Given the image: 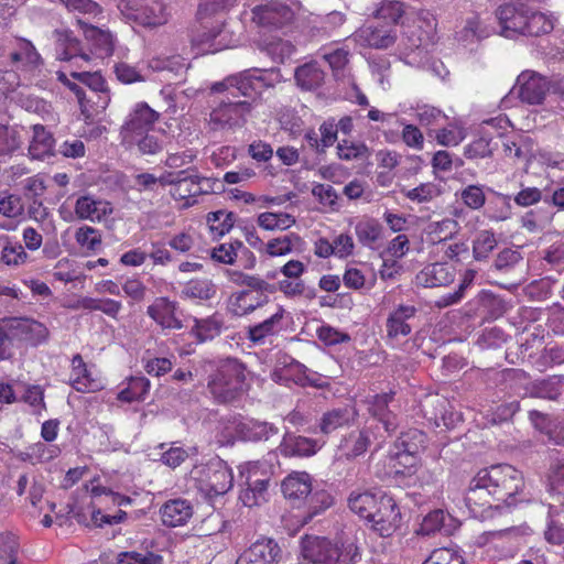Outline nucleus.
I'll return each instance as SVG.
<instances>
[{"instance_id":"obj_50","label":"nucleus","mask_w":564,"mask_h":564,"mask_svg":"<svg viewBox=\"0 0 564 564\" xmlns=\"http://www.w3.org/2000/svg\"><path fill=\"white\" fill-rule=\"evenodd\" d=\"M352 420L351 411L348 408H338L327 411L319 421V430L323 434H329L337 429L344 427Z\"/></svg>"},{"instance_id":"obj_33","label":"nucleus","mask_w":564,"mask_h":564,"mask_svg":"<svg viewBox=\"0 0 564 564\" xmlns=\"http://www.w3.org/2000/svg\"><path fill=\"white\" fill-rule=\"evenodd\" d=\"M33 135L29 145V155L34 160H44L54 155L55 139L43 126H32Z\"/></svg>"},{"instance_id":"obj_44","label":"nucleus","mask_w":564,"mask_h":564,"mask_svg":"<svg viewBox=\"0 0 564 564\" xmlns=\"http://www.w3.org/2000/svg\"><path fill=\"white\" fill-rule=\"evenodd\" d=\"M151 389V382L143 376L130 377L127 387L120 390L117 399L121 402H141L144 401Z\"/></svg>"},{"instance_id":"obj_63","label":"nucleus","mask_w":564,"mask_h":564,"mask_svg":"<svg viewBox=\"0 0 564 564\" xmlns=\"http://www.w3.org/2000/svg\"><path fill=\"white\" fill-rule=\"evenodd\" d=\"M163 557L153 552L140 553L137 551L120 552L117 564H163Z\"/></svg>"},{"instance_id":"obj_54","label":"nucleus","mask_w":564,"mask_h":564,"mask_svg":"<svg viewBox=\"0 0 564 564\" xmlns=\"http://www.w3.org/2000/svg\"><path fill=\"white\" fill-rule=\"evenodd\" d=\"M61 455V448L57 445H50L37 442L30 445L25 451V456L32 464L51 462Z\"/></svg>"},{"instance_id":"obj_1","label":"nucleus","mask_w":564,"mask_h":564,"mask_svg":"<svg viewBox=\"0 0 564 564\" xmlns=\"http://www.w3.org/2000/svg\"><path fill=\"white\" fill-rule=\"evenodd\" d=\"M268 86L264 72L260 69L245 70L214 83L212 91L225 94L212 108L208 121L210 129L230 130L243 126L251 112L252 104L249 100H240V97L256 99Z\"/></svg>"},{"instance_id":"obj_45","label":"nucleus","mask_w":564,"mask_h":564,"mask_svg":"<svg viewBox=\"0 0 564 564\" xmlns=\"http://www.w3.org/2000/svg\"><path fill=\"white\" fill-rule=\"evenodd\" d=\"M216 284L207 278L191 279L182 290L184 297L198 301H209L216 296Z\"/></svg>"},{"instance_id":"obj_11","label":"nucleus","mask_w":564,"mask_h":564,"mask_svg":"<svg viewBox=\"0 0 564 564\" xmlns=\"http://www.w3.org/2000/svg\"><path fill=\"white\" fill-rule=\"evenodd\" d=\"M262 321L250 325L247 329V338L253 345H264L273 337L280 336L288 326V312L281 305L267 306L260 312Z\"/></svg>"},{"instance_id":"obj_19","label":"nucleus","mask_w":564,"mask_h":564,"mask_svg":"<svg viewBox=\"0 0 564 564\" xmlns=\"http://www.w3.org/2000/svg\"><path fill=\"white\" fill-rule=\"evenodd\" d=\"M68 383L73 389L82 393H93L104 389L102 380L94 376L91 369L84 361L80 354L73 356Z\"/></svg>"},{"instance_id":"obj_6","label":"nucleus","mask_w":564,"mask_h":564,"mask_svg":"<svg viewBox=\"0 0 564 564\" xmlns=\"http://www.w3.org/2000/svg\"><path fill=\"white\" fill-rule=\"evenodd\" d=\"M245 366L235 358L223 360L210 375L207 388L217 403L236 400L246 380Z\"/></svg>"},{"instance_id":"obj_48","label":"nucleus","mask_w":564,"mask_h":564,"mask_svg":"<svg viewBox=\"0 0 564 564\" xmlns=\"http://www.w3.org/2000/svg\"><path fill=\"white\" fill-rule=\"evenodd\" d=\"M497 142H494L491 134L480 133L478 138L467 143L464 148V156L468 160H480L490 158L497 149Z\"/></svg>"},{"instance_id":"obj_53","label":"nucleus","mask_w":564,"mask_h":564,"mask_svg":"<svg viewBox=\"0 0 564 564\" xmlns=\"http://www.w3.org/2000/svg\"><path fill=\"white\" fill-rule=\"evenodd\" d=\"M235 214L232 212L217 210L207 215V225L212 235L223 237L228 234L235 224Z\"/></svg>"},{"instance_id":"obj_29","label":"nucleus","mask_w":564,"mask_h":564,"mask_svg":"<svg viewBox=\"0 0 564 564\" xmlns=\"http://www.w3.org/2000/svg\"><path fill=\"white\" fill-rule=\"evenodd\" d=\"M85 37L91 43L94 53L100 57H108L113 54L115 41L110 32L98 29L97 26L87 24L82 20H77Z\"/></svg>"},{"instance_id":"obj_2","label":"nucleus","mask_w":564,"mask_h":564,"mask_svg":"<svg viewBox=\"0 0 564 564\" xmlns=\"http://www.w3.org/2000/svg\"><path fill=\"white\" fill-rule=\"evenodd\" d=\"M313 477L307 471H292L281 481V491L289 503L302 510L301 525L311 522L334 503L333 496L325 489H313Z\"/></svg>"},{"instance_id":"obj_47","label":"nucleus","mask_w":564,"mask_h":564,"mask_svg":"<svg viewBox=\"0 0 564 564\" xmlns=\"http://www.w3.org/2000/svg\"><path fill=\"white\" fill-rule=\"evenodd\" d=\"M257 224L265 231H284L296 224V218L284 212H264L258 215Z\"/></svg>"},{"instance_id":"obj_46","label":"nucleus","mask_w":564,"mask_h":564,"mask_svg":"<svg viewBox=\"0 0 564 564\" xmlns=\"http://www.w3.org/2000/svg\"><path fill=\"white\" fill-rule=\"evenodd\" d=\"M56 57L59 61H72L73 58H82L86 62L90 59L89 55L83 52L80 41L70 32L59 35L56 46Z\"/></svg>"},{"instance_id":"obj_49","label":"nucleus","mask_w":564,"mask_h":564,"mask_svg":"<svg viewBox=\"0 0 564 564\" xmlns=\"http://www.w3.org/2000/svg\"><path fill=\"white\" fill-rule=\"evenodd\" d=\"M485 216L490 221H505L512 216V207L510 203V196L496 193L491 197L485 208Z\"/></svg>"},{"instance_id":"obj_32","label":"nucleus","mask_w":564,"mask_h":564,"mask_svg":"<svg viewBox=\"0 0 564 564\" xmlns=\"http://www.w3.org/2000/svg\"><path fill=\"white\" fill-rule=\"evenodd\" d=\"M415 314L416 308L413 305H399L393 310L386 324L388 337L408 336L412 330L409 319L413 318Z\"/></svg>"},{"instance_id":"obj_41","label":"nucleus","mask_w":564,"mask_h":564,"mask_svg":"<svg viewBox=\"0 0 564 564\" xmlns=\"http://www.w3.org/2000/svg\"><path fill=\"white\" fill-rule=\"evenodd\" d=\"M388 465L394 475L411 476L416 471L419 456L399 451L391 446L388 455Z\"/></svg>"},{"instance_id":"obj_52","label":"nucleus","mask_w":564,"mask_h":564,"mask_svg":"<svg viewBox=\"0 0 564 564\" xmlns=\"http://www.w3.org/2000/svg\"><path fill=\"white\" fill-rule=\"evenodd\" d=\"M404 4L395 0H382L376 9L373 17L382 20L386 25H395L404 14Z\"/></svg>"},{"instance_id":"obj_18","label":"nucleus","mask_w":564,"mask_h":564,"mask_svg":"<svg viewBox=\"0 0 564 564\" xmlns=\"http://www.w3.org/2000/svg\"><path fill=\"white\" fill-rule=\"evenodd\" d=\"M259 474L260 467L257 464L248 466L246 488L239 495V499L246 507L259 506L267 500L270 476L267 473H261V476Z\"/></svg>"},{"instance_id":"obj_12","label":"nucleus","mask_w":564,"mask_h":564,"mask_svg":"<svg viewBox=\"0 0 564 564\" xmlns=\"http://www.w3.org/2000/svg\"><path fill=\"white\" fill-rule=\"evenodd\" d=\"M367 520L370 529L381 538H389L400 528L402 516L392 496L380 494L379 503Z\"/></svg>"},{"instance_id":"obj_5","label":"nucleus","mask_w":564,"mask_h":564,"mask_svg":"<svg viewBox=\"0 0 564 564\" xmlns=\"http://www.w3.org/2000/svg\"><path fill=\"white\" fill-rule=\"evenodd\" d=\"M488 484L498 503L511 506L524 487L523 475L509 464L492 465L478 471L477 484Z\"/></svg>"},{"instance_id":"obj_16","label":"nucleus","mask_w":564,"mask_h":564,"mask_svg":"<svg viewBox=\"0 0 564 564\" xmlns=\"http://www.w3.org/2000/svg\"><path fill=\"white\" fill-rule=\"evenodd\" d=\"M517 84L519 98L529 105L542 104L550 90L549 79L534 70L522 72Z\"/></svg>"},{"instance_id":"obj_55","label":"nucleus","mask_w":564,"mask_h":564,"mask_svg":"<svg viewBox=\"0 0 564 564\" xmlns=\"http://www.w3.org/2000/svg\"><path fill=\"white\" fill-rule=\"evenodd\" d=\"M358 241L364 246H372L382 235L381 224L372 218L359 221L355 227Z\"/></svg>"},{"instance_id":"obj_37","label":"nucleus","mask_w":564,"mask_h":564,"mask_svg":"<svg viewBox=\"0 0 564 564\" xmlns=\"http://www.w3.org/2000/svg\"><path fill=\"white\" fill-rule=\"evenodd\" d=\"M325 74L315 61L305 63L295 68L294 79L302 90H314L322 86Z\"/></svg>"},{"instance_id":"obj_15","label":"nucleus","mask_w":564,"mask_h":564,"mask_svg":"<svg viewBox=\"0 0 564 564\" xmlns=\"http://www.w3.org/2000/svg\"><path fill=\"white\" fill-rule=\"evenodd\" d=\"M521 539L519 528L511 527L502 530L487 531L478 538V544L487 546L488 552L495 550L499 557L513 556L518 551Z\"/></svg>"},{"instance_id":"obj_22","label":"nucleus","mask_w":564,"mask_h":564,"mask_svg":"<svg viewBox=\"0 0 564 564\" xmlns=\"http://www.w3.org/2000/svg\"><path fill=\"white\" fill-rule=\"evenodd\" d=\"M333 551V540L325 536L305 535L301 541V555L308 564H336Z\"/></svg>"},{"instance_id":"obj_38","label":"nucleus","mask_w":564,"mask_h":564,"mask_svg":"<svg viewBox=\"0 0 564 564\" xmlns=\"http://www.w3.org/2000/svg\"><path fill=\"white\" fill-rule=\"evenodd\" d=\"M111 210L109 203L96 200L90 196H80L75 203V214L79 219L100 221Z\"/></svg>"},{"instance_id":"obj_39","label":"nucleus","mask_w":564,"mask_h":564,"mask_svg":"<svg viewBox=\"0 0 564 564\" xmlns=\"http://www.w3.org/2000/svg\"><path fill=\"white\" fill-rule=\"evenodd\" d=\"M457 221L451 218L433 221L425 229L424 240L427 245L438 248L453 238L457 231Z\"/></svg>"},{"instance_id":"obj_30","label":"nucleus","mask_w":564,"mask_h":564,"mask_svg":"<svg viewBox=\"0 0 564 564\" xmlns=\"http://www.w3.org/2000/svg\"><path fill=\"white\" fill-rule=\"evenodd\" d=\"M304 245L305 241L299 234L289 232L268 240L263 253L271 258L285 257L293 252H301Z\"/></svg>"},{"instance_id":"obj_62","label":"nucleus","mask_w":564,"mask_h":564,"mask_svg":"<svg viewBox=\"0 0 564 564\" xmlns=\"http://www.w3.org/2000/svg\"><path fill=\"white\" fill-rule=\"evenodd\" d=\"M75 240L82 249L87 251H96L102 242L100 231L86 225L76 230Z\"/></svg>"},{"instance_id":"obj_25","label":"nucleus","mask_w":564,"mask_h":564,"mask_svg":"<svg viewBox=\"0 0 564 564\" xmlns=\"http://www.w3.org/2000/svg\"><path fill=\"white\" fill-rule=\"evenodd\" d=\"M253 20L261 26L279 29L293 18L292 10L280 2H270L253 9Z\"/></svg>"},{"instance_id":"obj_4","label":"nucleus","mask_w":564,"mask_h":564,"mask_svg":"<svg viewBox=\"0 0 564 564\" xmlns=\"http://www.w3.org/2000/svg\"><path fill=\"white\" fill-rule=\"evenodd\" d=\"M50 336L47 327L26 317H3L0 319V360L13 357L14 348L21 345L36 347Z\"/></svg>"},{"instance_id":"obj_13","label":"nucleus","mask_w":564,"mask_h":564,"mask_svg":"<svg viewBox=\"0 0 564 564\" xmlns=\"http://www.w3.org/2000/svg\"><path fill=\"white\" fill-rule=\"evenodd\" d=\"M160 119V113L153 110L147 102H138L121 128L122 143L135 140L145 132L154 129V123Z\"/></svg>"},{"instance_id":"obj_35","label":"nucleus","mask_w":564,"mask_h":564,"mask_svg":"<svg viewBox=\"0 0 564 564\" xmlns=\"http://www.w3.org/2000/svg\"><path fill=\"white\" fill-rule=\"evenodd\" d=\"M371 444L368 431L355 430L345 435L339 443V451L346 459L364 455Z\"/></svg>"},{"instance_id":"obj_28","label":"nucleus","mask_w":564,"mask_h":564,"mask_svg":"<svg viewBox=\"0 0 564 564\" xmlns=\"http://www.w3.org/2000/svg\"><path fill=\"white\" fill-rule=\"evenodd\" d=\"M10 63L17 69L33 73L42 64L43 59L34 45L25 39H20L18 48L9 54Z\"/></svg>"},{"instance_id":"obj_51","label":"nucleus","mask_w":564,"mask_h":564,"mask_svg":"<svg viewBox=\"0 0 564 564\" xmlns=\"http://www.w3.org/2000/svg\"><path fill=\"white\" fill-rule=\"evenodd\" d=\"M477 272L474 269H467L462 275L457 290L454 292L442 295L436 301V306L444 308L459 303L466 295V290L469 289L476 278Z\"/></svg>"},{"instance_id":"obj_24","label":"nucleus","mask_w":564,"mask_h":564,"mask_svg":"<svg viewBox=\"0 0 564 564\" xmlns=\"http://www.w3.org/2000/svg\"><path fill=\"white\" fill-rule=\"evenodd\" d=\"M268 299L258 290H243L230 295L228 307L236 316H245L252 312L263 310L268 306Z\"/></svg>"},{"instance_id":"obj_59","label":"nucleus","mask_w":564,"mask_h":564,"mask_svg":"<svg viewBox=\"0 0 564 564\" xmlns=\"http://www.w3.org/2000/svg\"><path fill=\"white\" fill-rule=\"evenodd\" d=\"M465 130L455 123L435 130L434 139L437 144L443 147H456L465 139Z\"/></svg>"},{"instance_id":"obj_31","label":"nucleus","mask_w":564,"mask_h":564,"mask_svg":"<svg viewBox=\"0 0 564 564\" xmlns=\"http://www.w3.org/2000/svg\"><path fill=\"white\" fill-rule=\"evenodd\" d=\"M319 448L316 440L293 434L285 435L280 445L281 454L285 457H310L315 455Z\"/></svg>"},{"instance_id":"obj_17","label":"nucleus","mask_w":564,"mask_h":564,"mask_svg":"<svg viewBox=\"0 0 564 564\" xmlns=\"http://www.w3.org/2000/svg\"><path fill=\"white\" fill-rule=\"evenodd\" d=\"M282 550L271 538H260L254 541L238 557L236 564H275L281 560Z\"/></svg>"},{"instance_id":"obj_34","label":"nucleus","mask_w":564,"mask_h":564,"mask_svg":"<svg viewBox=\"0 0 564 564\" xmlns=\"http://www.w3.org/2000/svg\"><path fill=\"white\" fill-rule=\"evenodd\" d=\"M394 392H383L376 394L369 401V413L377 417L384 426L387 432H393L397 429L395 415L389 410V404L394 399Z\"/></svg>"},{"instance_id":"obj_9","label":"nucleus","mask_w":564,"mask_h":564,"mask_svg":"<svg viewBox=\"0 0 564 564\" xmlns=\"http://www.w3.org/2000/svg\"><path fill=\"white\" fill-rule=\"evenodd\" d=\"M437 20L425 9L417 10L405 18L402 23V34L406 47L411 51L425 47L434 43Z\"/></svg>"},{"instance_id":"obj_7","label":"nucleus","mask_w":564,"mask_h":564,"mask_svg":"<svg viewBox=\"0 0 564 564\" xmlns=\"http://www.w3.org/2000/svg\"><path fill=\"white\" fill-rule=\"evenodd\" d=\"M118 9L126 19L145 28L164 25L170 17L164 0H120Z\"/></svg>"},{"instance_id":"obj_8","label":"nucleus","mask_w":564,"mask_h":564,"mask_svg":"<svg viewBox=\"0 0 564 564\" xmlns=\"http://www.w3.org/2000/svg\"><path fill=\"white\" fill-rule=\"evenodd\" d=\"M197 488L208 497L225 495L234 486L231 468L221 459L195 468Z\"/></svg>"},{"instance_id":"obj_61","label":"nucleus","mask_w":564,"mask_h":564,"mask_svg":"<svg viewBox=\"0 0 564 564\" xmlns=\"http://www.w3.org/2000/svg\"><path fill=\"white\" fill-rule=\"evenodd\" d=\"M21 143V135L17 128L0 124V156L12 154Z\"/></svg>"},{"instance_id":"obj_40","label":"nucleus","mask_w":564,"mask_h":564,"mask_svg":"<svg viewBox=\"0 0 564 564\" xmlns=\"http://www.w3.org/2000/svg\"><path fill=\"white\" fill-rule=\"evenodd\" d=\"M427 443L426 433L419 429H409L400 434L392 446L399 451L419 456L426 449Z\"/></svg>"},{"instance_id":"obj_10","label":"nucleus","mask_w":564,"mask_h":564,"mask_svg":"<svg viewBox=\"0 0 564 564\" xmlns=\"http://www.w3.org/2000/svg\"><path fill=\"white\" fill-rule=\"evenodd\" d=\"M214 192L213 181L188 170L178 171V180L170 188L171 197L178 203L181 209H187L197 204V197Z\"/></svg>"},{"instance_id":"obj_64","label":"nucleus","mask_w":564,"mask_h":564,"mask_svg":"<svg viewBox=\"0 0 564 564\" xmlns=\"http://www.w3.org/2000/svg\"><path fill=\"white\" fill-rule=\"evenodd\" d=\"M422 564H465L460 553L449 547L435 549Z\"/></svg>"},{"instance_id":"obj_21","label":"nucleus","mask_w":564,"mask_h":564,"mask_svg":"<svg viewBox=\"0 0 564 564\" xmlns=\"http://www.w3.org/2000/svg\"><path fill=\"white\" fill-rule=\"evenodd\" d=\"M530 9L523 3H505L499 7L497 15L506 37L523 35Z\"/></svg>"},{"instance_id":"obj_20","label":"nucleus","mask_w":564,"mask_h":564,"mask_svg":"<svg viewBox=\"0 0 564 564\" xmlns=\"http://www.w3.org/2000/svg\"><path fill=\"white\" fill-rule=\"evenodd\" d=\"M147 314L162 329L178 330L183 328L177 302L166 296L156 297L152 304L147 307Z\"/></svg>"},{"instance_id":"obj_43","label":"nucleus","mask_w":564,"mask_h":564,"mask_svg":"<svg viewBox=\"0 0 564 564\" xmlns=\"http://www.w3.org/2000/svg\"><path fill=\"white\" fill-rule=\"evenodd\" d=\"M333 557H338L336 564H356L361 558L360 549L350 536H337L333 540Z\"/></svg>"},{"instance_id":"obj_58","label":"nucleus","mask_w":564,"mask_h":564,"mask_svg":"<svg viewBox=\"0 0 564 564\" xmlns=\"http://www.w3.org/2000/svg\"><path fill=\"white\" fill-rule=\"evenodd\" d=\"M564 364V345H549L546 346L538 360L535 367L539 371H544L549 367Z\"/></svg>"},{"instance_id":"obj_26","label":"nucleus","mask_w":564,"mask_h":564,"mask_svg":"<svg viewBox=\"0 0 564 564\" xmlns=\"http://www.w3.org/2000/svg\"><path fill=\"white\" fill-rule=\"evenodd\" d=\"M359 40L369 47L383 50L397 41V31L388 25H365L357 32Z\"/></svg>"},{"instance_id":"obj_36","label":"nucleus","mask_w":564,"mask_h":564,"mask_svg":"<svg viewBox=\"0 0 564 564\" xmlns=\"http://www.w3.org/2000/svg\"><path fill=\"white\" fill-rule=\"evenodd\" d=\"M224 328V319L220 314L214 313L205 318H194V325L191 329V335L195 337L198 343L213 340L219 336Z\"/></svg>"},{"instance_id":"obj_27","label":"nucleus","mask_w":564,"mask_h":564,"mask_svg":"<svg viewBox=\"0 0 564 564\" xmlns=\"http://www.w3.org/2000/svg\"><path fill=\"white\" fill-rule=\"evenodd\" d=\"M193 513L192 503L181 498L166 501L160 509L163 524L171 528L185 525Z\"/></svg>"},{"instance_id":"obj_23","label":"nucleus","mask_w":564,"mask_h":564,"mask_svg":"<svg viewBox=\"0 0 564 564\" xmlns=\"http://www.w3.org/2000/svg\"><path fill=\"white\" fill-rule=\"evenodd\" d=\"M456 276V269L447 262L426 264L415 275V284L423 288H441L452 284Z\"/></svg>"},{"instance_id":"obj_3","label":"nucleus","mask_w":564,"mask_h":564,"mask_svg":"<svg viewBox=\"0 0 564 564\" xmlns=\"http://www.w3.org/2000/svg\"><path fill=\"white\" fill-rule=\"evenodd\" d=\"M228 0L200 1L197 22L191 30V45L197 55L217 53L229 47L228 32L225 30L219 11L226 8Z\"/></svg>"},{"instance_id":"obj_56","label":"nucleus","mask_w":564,"mask_h":564,"mask_svg":"<svg viewBox=\"0 0 564 564\" xmlns=\"http://www.w3.org/2000/svg\"><path fill=\"white\" fill-rule=\"evenodd\" d=\"M553 28L554 25L552 20L544 13L538 11L533 12L530 10L523 35L540 36L550 33Z\"/></svg>"},{"instance_id":"obj_60","label":"nucleus","mask_w":564,"mask_h":564,"mask_svg":"<svg viewBox=\"0 0 564 564\" xmlns=\"http://www.w3.org/2000/svg\"><path fill=\"white\" fill-rule=\"evenodd\" d=\"M128 147H137L142 154H156L163 149V140L159 139L154 129L151 132H145L139 135L135 140L124 143Z\"/></svg>"},{"instance_id":"obj_57","label":"nucleus","mask_w":564,"mask_h":564,"mask_svg":"<svg viewBox=\"0 0 564 564\" xmlns=\"http://www.w3.org/2000/svg\"><path fill=\"white\" fill-rule=\"evenodd\" d=\"M497 247V239L491 230H481L473 242V254L478 261L485 260Z\"/></svg>"},{"instance_id":"obj_42","label":"nucleus","mask_w":564,"mask_h":564,"mask_svg":"<svg viewBox=\"0 0 564 564\" xmlns=\"http://www.w3.org/2000/svg\"><path fill=\"white\" fill-rule=\"evenodd\" d=\"M380 494L352 491L348 498L349 509L367 521L379 503Z\"/></svg>"},{"instance_id":"obj_14","label":"nucleus","mask_w":564,"mask_h":564,"mask_svg":"<svg viewBox=\"0 0 564 564\" xmlns=\"http://www.w3.org/2000/svg\"><path fill=\"white\" fill-rule=\"evenodd\" d=\"M477 480L478 473L469 482V487L465 494V503L474 517H490L491 510L499 509L501 503L497 502L488 484H477Z\"/></svg>"}]
</instances>
